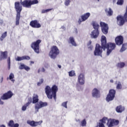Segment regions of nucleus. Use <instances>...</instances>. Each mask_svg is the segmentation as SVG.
<instances>
[{
    "label": "nucleus",
    "instance_id": "obj_1",
    "mask_svg": "<svg viewBox=\"0 0 127 127\" xmlns=\"http://www.w3.org/2000/svg\"><path fill=\"white\" fill-rule=\"evenodd\" d=\"M101 46L99 44H96L94 54L95 56H102L103 49L105 51L107 49L106 54L109 56L112 51L116 48V44L112 43H107V38L105 36H102L101 39Z\"/></svg>",
    "mask_w": 127,
    "mask_h": 127
},
{
    "label": "nucleus",
    "instance_id": "obj_2",
    "mask_svg": "<svg viewBox=\"0 0 127 127\" xmlns=\"http://www.w3.org/2000/svg\"><path fill=\"white\" fill-rule=\"evenodd\" d=\"M45 93L48 99H52L54 98L55 101H56V95L58 92V86L54 85L51 88L50 86L47 85L45 88Z\"/></svg>",
    "mask_w": 127,
    "mask_h": 127
},
{
    "label": "nucleus",
    "instance_id": "obj_3",
    "mask_svg": "<svg viewBox=\"0 0 127 127\" xmlns=\"http://www.w3.org/2000/svg\"><path fill=\"white\" fill-rule=\"evenodd\" d=\"M107 121L106 125L108 127H116V126H119V124H120L119 120L113 119H108L107 117H103L102 119L100 120L99 122L104 124H106Z\"/></svg>",
    "mask_w": 127,
    "mask_h": 127
},
{
    "label": "nucleus",
    "instance_id": "obj_4",
    "mask_svg": "<svg viewBox=\"0 0 127 127\" xmlns=\"http://www.w3.org/2000/svg\"><path fill=\"white\" fill-rule=\"evenodd\" d=\"M14 8L16 11V25H19V20H20V13L22 10V6L20 5V2L17 1L14 3Z\"/></svg>",
    "mask_w": 127,
    "mask_h": 127
},
{
    "label": "nucleus",
    "instance_id": "obj_5",
    "mask_svg": "<svg viewBox=\"0 0 127 127\" xmlns=\"http://www.w3.org/2000/svg\"><path fill=\"white\" fill-rule=\"evenodd\" d=\"M20 2L23 7L30 8L31 5L38 3V0H24L23 1L21 0Z\"/></svg>",
    "mask_w": 127,
    "mask_h": 127
},
{
    "label": "nucleus",
    "instance_id": "obj_6",
    "mask_svg": "<svg viewBox=\"0 0 127 127\" xmlns=\"http://www.w3.org/2000/svg\"><path fill=\"white\" fill-rule=\"evenodd\" d=\"M60 54V51L59 49L56 46H53L51 48V50L49 52V56L52 58V59H55L57 58V56Z\"/></svg>",
    "mask_w": 127,
    "mask_h": 127
},
{
    "label": "nucleus",
    "instance_id": "obj_7",
    "mask_svg": "<svg viewBox=\"0 0 127 127\" xmlns=\"http://www.w3.org/2000/svg\"><path fill=\"white\" fill-rule=\"evenodd\" d=\"M92 26H93V28H94L95 30L92 32L91 36H93V38H97V37L99 36V34H100V32H99L100 25L96 22H93L92 23Z\"/></svg>",
    "mask_w": 127,
    "mask_h": 127
},
{
    "label": "nucleus",
    "instance_id": "obj_8",
    "mask_svg": "<svg viewBox=\"0 0 127 127\" xmlns=\"http://www.w3.org/2000/svg\"><path fill=\"white\" fill-rule=\"evenodd\" d=\"M41 43V40H37V41L33 42L31 44V47L34 50V52L39 53V44Z\"/></svg>",
    "mask_w": 127,
    "mask_h": 127
},
{
    "label": "nucleus",
    "instance_id": "obj_9",
    "mask_svg": "<svg viewBox=\"0 0 127 127\" xmlns=\"http://www.w3.org/2000/svg\"><path fill=\"white\" fill-rule=\"evenodd\" d=\"M116 96V90L114 89H110L109 90V93L106 97L107 102H111L115 99V96Z\"/></svg>",
    "mask_w": 127,
    "mask_h": 127
},
{
    "label": "nucleus",
    "instance_id": "obj_10",
    "mask_svg": "<svg viewBox=\"0 0 127 127\" xmlns=\"http://www.w3.org/2000/svg\"><path fill=\"white\" fill-rule=\"evenodd\" d=\"M12 96H13V93L11 91L9 90L7 92L3 94L1 96V99L3 100H9V99L12 98Z\"/></svg>",
    "mask_w": 127,
    "mask_h": 127
},
{
    "label": "nucleus",
    "instance_id": "obj_11",
    "mask_svg": "<svg viewBox=\"0 0 127 127\" xmlns=\"http://www.w3.org/2000/svg\"><path fill=\"white\" fill-rule=\"evenodd\" d=\"M100 24L103 33H104V34H108L109 31V26H108V24L104 22H100Z\"/></svg>",
    "mask_w": 127,
    "mask_h": 127
},
{
    "label": "nucleus",
    "instance_id": "obj_12",
    "mask_svg": "<svg viewBox=\"0 0 127 127\" xmlns=\"http://www.w3.org/2000/svg\"><path fill=\"white\" fill-rule=\"evenodd\" d=\"M115 43L118 46L122 45L124 44V37L122 35L116 37L115 38Z\"/></svg>",
    "mask_w": 127,
    "mask_h": 127
},
{
    "label": "nucleus",
    "instance_id": "obj_13",
    "mask_svg": "<svg viewBox=\"0 0 127 127\" xmlns=\"http://www.w3.org/2000/svg\"><path fill=\"white\" fill-rule=\"evenodd\" d=\"M30 25L33 28H40L41 27V24L39 23V22L37 20H32L30 22Z\"/></svg>",
    "mask_w": 127,
    "mask_h": 127
},
{
    "label": "nucleus",
    "instance_id": "obj_14",
    "mask_svg": "<svg viewBox=\"0 0 127 127\" xmlns=\"http://www.w3.org/2000/svg\"><path fill=\"white\" fill-rule=\"evenodd\" d=\"M90 15H91V14L89 12H87L81 15V19H79L78 20L79 24H81V22H83V21H85V20H87V19L90 17Z\"/></svg>",
    "mask_w": 127,
    "mask_h": 127
},
{
    "label": "nucleus",
    "instance_id": "obj_15",
    "mask_svg": "<svg viewBox=\"0 0 127 127\" xmlns=\"http://www.w3.org/2000/svg\"><path fill=\"white\" fill-rule=\"evenodd\" d=\"M48 104L47 102H43L42 101H40L39 102L36 104L35 108L36 110H39V109H41V108H43V107H46Z\"/></svg>",
    "mask_w": 127,
    "mask_h": 127
},
{
    "label": "nucleus",
    "instance_id": "obj_16",
    "mask_svg": "<svg viewBox=\"0 0 127 127\" xmlns=\"http://www.w3.org/2000/svg\"><path fill=\"white\" fill-rule=\"evenodd\" d=\"M28 125L31 126V127H37V126H40L42 124V121L39 122H35L34 121H28L27 122Z\"/></svg>",
    "mask_w": 127,
    "mask_h": 127
},
{
    "label": "nucleus",
    "instance_id": "obj_17",
    "mask_svg": "<svg viewBox=\"0 0 127 127\" xmlns=\"http://www.w3.org/2000/svg\"><path fill=\"white\" fill-rule=\"evenodd\" d=\"M78 82L80 85H84L85 84V76L84 74L80 73L78 77Z\"/></svg>",
    "mask_w": 127,
    "mask_h": 127
},
{
    "label": "nucleus",
    "instance_id": "obj_18",
    "mask_svg": "<svg viewBox=\"0 0 127 127\" xmlns=\"http://www.w3.org/2000/svg\"><path fill=\"white\" fill-rule=\"evenodd\" d=\"M7 51L0 52V61L5 60L7 58Z\"/></svg>",
    "mask_w": 127,
    "mask_h": 127
},
{
    "label": "nucleus",
    "instance_id": "obj_19",
    "mask_svg": "<svg viewBox=\"0 0 127 127\" xmlns=\"http://www.w3.org/2000/svg\"><path fill=\"white\" fill-rule=\"evenodd\" d=\"M92 97H94V98H100V91L97 88H94L92 90Z\"/></svg>",
    "mask_w": 127,
    "mask_h": 127
},
{
    "label": "nucleus",
    "instance_id": "obj_20",
    "mask_svg": "<svg viewBox=\"0 0 127 127\" xmlns=\"http://www.w3.org/2000/svg\"><path fill=\"white\" fill-rule=\"evenodd\" d=\"M105 11L107 16H112L114 14V11H113L111 7L105 8Z\"/></svg>",
    "mask_w": 127,
    "mask_h": 127
},
{
    "label": "nucleus",
    "instance_id": "obj_21",
    "mask_svg": "<svg viewBox=\"0 0 127 127\" xmlns=\"http://www.w3.org/2000/svg\"><path fill=\"white\" fill-rule=\"evenodd\" d=\"M32 102V99L31 98H28V101L27 103H26L24 106L22 107V110L23 111H26V109L27 108V107L31 104Z\"/></svg>",
    "mask_w": 127,
    "mask_h": 127
},
{
    "label": "nucleus",
    "instance_id": "obj_22",
    "mask_svg": "<svg viewBox=\"0 0 127 127\" xmlns=\"http://www.w3.org/2000/svg\"><path fill=\"white\" fill-rule=\"evenodd\" d=\"M8 126L10 127H19V124L17 123L14 124V122L13 120H10L8 122Z\"/></svg>",
    "mask_w": 127,
    "mask_h": 127
},
{
    "label": "nucleus",
    "instance_id": "obj_23",
    "mask_svg": "<svg viewBox=\"0 0 127 127\" xmlns=\"http://www.w3.org/2000/svg\"><path fill=\"white\" fill-rule=\"evenodd\" d=\"M32 99L33 104H37L39 101V99H38V95L37 94H34L32 97Z\"/></svg>",
    "mask_w": 127,
    "mask_h": 127
},
{
    "label": "nucleus",
    "instance_id": "obj_24",
    "mask_svg": "<svg viewBox=\"0 0 127 127\" xmlns=\"http://www.w3.org/2000/svg\"><path fill=\"white\" fill-rule=\"evenodd\" d=\"M116 110L117 113H123L125 111V107L122 106H117Z\"/></svg>",
    "mask_w": 127,
    "mask_h": 127
},
{
    "label": "nucleus",
    "instance_id": "obj_25",
    "mask_svg": "<svg viewBox=\"0 0 127 127\" xmlns=\"http://www.w3.org/2000/svg\"><path fill=\"white\" fill-rule=\"evenodd\" d=\"M69 43H71V44L73 46H77V44L76 43V42H75V39L73 37H70L69 38Z\"/></svg>",
    "mask_w": 127,
    "mask_h": 127
},
{
    "label": "nucleus",
    "instance_id": "obj_26",
    "mask_svg": "<svg viewBox=\"0 0 127 127\" xmlns=\"http://www.w3.org/2000/svg\"><path fill=\"white\" fill-rule=\"evenodd\" d=\"M7 36V32L5 31L2 34L1 36L0 37V41H3V39L5 38Z\"/></svg>",
    "mask_w": 127,
    "mask_h": 127
},
{
    "label": "nucleus",
    "instance_id": "obj_27",
    "mask_svg": "<svg viewBox=\"0 0 127 127\" xmlns=\"http://www.w3.org/2000/svg\"><path fill=\"white\" fill-rule=\"evenodd\" d=\"M80 127H86L87 126V121H86V119H83L80 122Z\"/></svg>",
    "mask_w": 127,
    "mask_h": 127
},
{
    "label": "nucleus",
    "instance_id": "obj_28",
    "mask_svg": "<svg viewBox=\"0 0 127 127\" xmlns=\"http://www.w3.org/2000/svg\"><path fill=\"white\" fill-rule=\"evenodd\" d=\"M127 43L123 44L122 48L120 51V52H124V51H126V50H127Z\"/></svg>",
    "mask_w": 127,
    "mask_h": 127
},
{
    "label": "nucleus",
    "instance_id": "obj_29",
    "mask_svg": "<svg viewBox=\"0 0 127 127\" xmlns=\"http://www.w3.org/2000/svg\"><path fill=\"white\" fill-rule=\"evenodd\" d=\"M125 65L126 64H125V63H119L117 64V67L118 68H124Z\"/></svg>",
    "mask_w": 127,
    "mask_h": 127
},
{
    "label": "nucleus",
    "instance_id": "obj_30",
    "mask_svg": "<svg viewBox=\"0 0 127 127\" xmlns=\"http://www.w3.org/2000/svg\"><path fill=\"white\" fill-rule=\"evenodd\" d=\"M14 78V74L13 73H11L10 75H9V80H11V82H13V83H14V79H13Z\"/></svg>",
    "mask_w": 127,
    "mask_h": 127
},
{
    "label": "nucleus",
    "instance_id": "obj_31",
    "mask_svg": "<svg viewBox=\"0 0 127 127\" xmlns=\"http://www.w3.org/2000/svg\"><path fill=\"white\" fill-rule=\"evenodd\" d=\"M68 74L69 77H73L74 76H76V73H75V71L74 70H71L68 72Z\"/></svg>",
    "mask_w": 127,
    "mask_h": 127
},
{
    "label": "nucleus",
    "instance_id": "obj_32",
    "mask_svg": "<svg viewBox=\"0 0 127 127\" xmlns=\"http://www.w3.org/2000/svg\"><path fill=\"white\" fill-rule=\"evenodd\" d=\"M7 62L8 64V69L9 70L10 69V57H9L7 58Z\"/></svg>",
    "mask_w": 127,
    "mask_h": 127
},
{
    "label": "nucleus",
    "instance_id": "obj_33",
    "mask_svg": "<svg viewBox=\"0 0 127 127\" xmlns=\"http://www.w3.org/2000/svg\"><path fill=\"white\" fill-rule=\"evenodd\" d=\"M117 4L118 5H123L124 4V0H118Z\"/></svg>",
    "mask_w": 127,
    "mask_h": 127
},
{
    "label": "nucleus",
    "instance_id": "obj_34",
    "mask_svg": "<svg viewBox=\"0 0 127 127\" xmlns=\"http://www.w3.org/2000/svg\"><path fill=\"white\" fill-rule=\"evenodd\" d=\"M52 8L43 9L42 10V13H46V12H49V11H50V10H52Z\"/></svg>",
    "mask_w": 127,
    "mask_h": 127
},
{
    "label": "nucleus",
    "instance_id": "obj_35",
    "mask_svg": "<svg viewBox=\"0 0 127 127\" xmlns=\"http://www.w3.org/2000/svg\"><path fill=\"white\" fill-rule=\"evenodd\" d=\"M16 61H22L23 60V57H17V58L15 59Z\"/></svg>",
    "mask_w": 127,
    "mask_h": 127
},
{
    "label": "nucleus",
    "instance_id": "obj_36",
    "mask_svg": "<svg viewBox=\"0 0 127 127\" xmlns=\"http://www.w3.org/2000/svg\"><path fill=\"white\" fill-rule=\"evenodd\" d=\"M23 60H30V57L28 56H23Z\"/></svg>",
    "mask_w": 127,
    "mask_h": 127
},
{
    "label": "nucleus",
    "instance_id": "obj_37",
    "mask_svg": "<svg viewBox=\"0 0 127 127\" xmlns=\"http://www.w3.org/2000/svg\"><path fill=\"white\" fill-rule=\"evenodd\" d=\"M67 103H68L67 101L63 102L62 104V107L65 108V109H67Z\"/></svg>",
    "mask_w": 127,
    "mask_h": 127
},
{
    "label": "nucleus",
    "instance_id": "obj_38",
    "mask_svg": "<svg viewBox=\"0 0 127 127\" xmlns=\"http://www.w3.org/2000/svg\"><path fill=\"white\" fill-rule=\"evenodd\" d=\"M70 0H65L64 2L65 5H66V6H68L69 4H70Z\"/></svg>",
    "mask_w": 127,
    "mask_h": 127
},
{
    "label": "nucleus",
    "instance_id": "obj_39",
    "mask_svg": "<svg viewBox=\"0 0 127 127\" xmlns=\"http://www.w3.org/2000/svg\"><path fill=\"white\" fill-rule=\"evenodd\" d=\"M97 126H98V127H105V125H104V124H103L101 122H99Z\"/></svg>",
    "mask_w": 127,
    "mask_h": 127
},
{
    "label": "nucleus",
    "instance_id": "obj_40",
    "mask_svg": "<svg viewBox=\"0 0 127 127\" xmlns=\"http://www.w3.org/2000/svg\"><path fill=\"white\" fill-rule=\"evenodd\" d=\"M117 89H118V90L122 89V84L118 83L117 85Z\"/></svg>",
    "mask_w": 127,
    "mask_h": 127
},
{
    "label": "nucleus",
    "instance_id": "obj_41",
    "mask_svg": "<svg viewBox=\"0 0 127 127\" xmlns=\"http://www.w3.org/2000/svg\"><path fill=\"white\" fill-rule=\"evenodd\" d=\"M25 67V65L22 64L20 65L19 69H20L21 70H22L23 69H24Z\"/></svg>",
    "mask_w": 127,
    "mask_h": 127
},
{
    "label": "nucleus",
    "instance_id": "obj_42",
    "mask_svg": "<svg viewBox=\"0 0 127 127\" xmlns=\"http://www.w3.org/2000/svg\"><path fill=\"white\" fill-rule=\"evenodd\" d=\"M24 69H25L26 71H29L30 70V68L26 65H25V68Z\"/></svg>",
    "mask_w": 127,
    "mask_h": 127
},
{
    "label": "nucleus",
    "instance_id": "obj_43",
    "mask_svg": "<svg viewBox=\"0 0 127 127\" xmlns=\"http://www.w3.org/2000/svg\"><path fill=\"white\" fill-rule=\"evenodd\" d=\"M4 104V102L3 101H1V98H0V105H3Z\"/></svg>",
    "mask_w": 127,
    "mask_h": 127
},
{
    "label": "nucleus",
    "instance_id": "obj_44",
    "mask_svg": "<svg viewBox=\"0 0 127 127\" xmlns=\"http://www.w3.org/2000/svg\"><path fill=\"white\" fill-rule=\"evenodd\" d=\"M43 82H44V79H43V78H41L40 80V82H41L42 84V83H43Z\"/></svg>",
    "mask_w": 127,
    "mask_h": 127
},
{
    "label": "nucleus",
    "instance_id": "obj_45",
    "mask_svg": "<svg viewBox=\"0 0 127 127\" xmlns=\"http://www.w3.org/2000/svg\"><path fill=\"white\" fill-rule=\"evenodd\" d=\"M42 72H45V68H44V67H43L42 68Z\"/></svg>",
    "mask_w": 127,
    "mask_h": 127
},
{
    "label": "nucleus",
    "instance_id": "obj_46",
    "mask_svg": "<svg viewBox=\"0 0 127 127\" xmlns=\"http://www.w3.org/2000/svg\"><path fill=\"white\" fill-rule=\"evenodd\" d=\"M41 82H38L37 83V86H40V85H41Z\"/></svg>",
    "mask_w": 127,
    "mask_h": 127
},
{
    "label": "nucleus",
    "instance_id": "obj_47",
    "mask_svg": "<svg viewBox=\"0 0 127 127\" xmlns=\"http://www.w3.org/2000/svg\"><path fill=\"white\" fill-rule=\"evenodd\" d=\"M30 64H34V62H33V61H31V62H30Z\"/></svg>",
    "mask_w": 127,
    "mask_h": 127
},
{
    "label": "nucleus",
    "instance_id": "obj_48",
    "mask_svg": "<svg viewBox=\"0 0 127 127\" xmlns=\"http://www.w3.org/2000/svg\"><path fill=\"white\" fill-rule=\"evenodd\" d=\"M111 83H114V80L113 79H111L110 80Z\"/></svg>",
    "mask_w": 127,
    "mask_h": 127
},
{
    "label": "nucleus",
    "instance_id": "obj_49",
    "mask_svg": "<svg viewBox=\"0 0 127 127\" xmlns=\"http://www.w3.org/2000/svg\"><path fill=\"white\" fill-rule=\"evenodd\" d=\"M1 127H5V126H4V125H1Z\"/></svg>",
    "mask_w": 127,
    "mask_h": 127
},
{
    "label": "nucleus",
    "instance_id": "obj_50",
    "mask_svg": "<svg viewBox=\"0 0 127 127\" xmlns=\"http://www.w3.org/2000/svg\"><path fill=\"white\" fill-rule=\"evenodd\" d=\"M58 67H59V68H61V65H58Z\"/></svg>",
    "mask_w": 127,
    "mask_h": 127
},
{
    "label": "nucleus",
    "instance_id": "obj_51",
    "mask_svg": "<svg viewBox=\"0 0 127 127\" xmlns=\"http://www.w3.org/2000/svg\"><path fill=\"white\" fill-rule=\"evenodd\" d=\"M38 73H40V69H38Z\"/></svg>",
    "mask_w": 127,
    "mask_h": 127
},
{
    "label": "nucleus",
    "instance_id": "obj_52",
    "mask_svg": "<svg viewBox=\"0 0 127 127\" xmlns=\"http://www.w3.org/2000/svg\"><path fill=\"white\" fill-rule=\"evenodd\" d=\"M2 81H3V77L1 78V82H2Z\"/></svg>",
    "mask_w": 127,
    "mask_h": 127
},
{
    "label": "nucleus",
    "instance_id": "obj_53",
    "mask_svg": "<svg viewBox=\"0 0 127 127\" xmlns=\"http://www.w3.org/2000/svg\"><path fill=\"white\" fill-rule=\"evenodd\" d=\"M113 0V2H114V3H115V2L116 1V0Z\"/></svg>",
    "mask_w": 127,
    "mask_h": 127
},
{
    "label": "nucleus",
    "instance_id": "obj_54",
    "mask_svg": "<svg viewBox=\"0 0 127 127\" xmlns=\"http://www.w3.org/2000/svg\"><path fill=\"white\" fill-rule=\"evenodd\" d=\"M76 122H80V120H79V119L77 120L76 121Z\"/></svg>",
    "mask_w": 127,
    "mask_h": 127
},
{
    "label": "nucleus",
    "instance_id": "obj_55",
    "mask_svg": "<svg viewBox=\"0 0 127 127\" xmlns=\"http://www.w3.org/2000/svg\"><path fill=\"white\" fill-rule=\"evenodd\" d=\"M91 43H92V42L90 41V44H91Z\"/></svg>",
    "mask_w": 127,
    "mask_h": 127
}]
</instances>
